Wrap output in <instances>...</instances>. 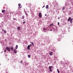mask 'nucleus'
Wrapping results in <instances>:
<instances>
[{"label":"nucleus","instance_id":"14","mask_svg":"<svg viewBox=\"0 0 73 73\" xmlns=\"http://www.w3.org/2000/svg\"><path fill=\"white\" fill-rule=\"evenodd\" d=\"M31 45L32 46H34V43H33V42H31Z\"/></svg>","mask_w":73,"mask_h":73},{"label":"nucleus","instance_id":"25","mask_svg":"<svg viewBox=\"0 0 73 73\" xmlns=\"http://www.w3.org/2000/svg\"><path fill=\"white\" fill-rule=\"evenodd\" d=\"M59 24H60V23L59 22H58V25H59Z\"/></svg>","mask_w":73,"mask_h":73},{"label":"nucleus","instance_id":"21","mask_svg":"<svg viewBox=\"0 0 73 73\" xmlns=\"http://www.w3.org/2000/svg\"><path fill=\"white\" fill-rule=\"evenodd\" d=\"M18 6H19V7H20V6H21V4H18Z\"/></svg>","mask_w":73,"mask_h":73},{"label":"nucleus","instance_id":"24","mask_svg":"<svg viewBox=\"0 0 73 73\" xmlns=\"http://www.w3.org/2000/svg\"><path fill=\"white\" fill-rule=\"evenodd\" d=\"M58 41H60V38H58Z\"/></svg>","mask_w":73,"mask_h":73},{"label":"nucleus","instance_id":"6","mask_svg":"<svg viewBox=\"0 0 73 73\" xmlns=\"http://www.w3.org/2000/svg\"><path fill=\"white\" fill-rule=\"evenodd\" d=\"M27 49L28 50H30V46L29 45L28 46Z\"/></svg>","mask_w":73,"mask_h":73},{"label":"nucleus","instance_id":"33","mask_svg":"<svg viewBox=\"0 0 73 73\" xmlns=\"http://www.w3.org/2000/svg\"><path fill=\"white\" fill-rule=\"evenodd\" d=\"M45 7V6H44L42 7V8H43Z\"/></svg>","mask_w":73,"mask_h":73},{"label":"nucleus","instance_id":"7","mask_svg":"<svg viewBox=\"0 0 73 73\" xmlns=\"http://www.w3.org/2000/svg\"><path fill=\"white\" fill-rule=\"evenodd\" d=\"M71 19V17H69L68 19V20H67L68 21H69Z\"/></svg>","mask_w":73,"mask_h":73},{"label":"nucleus","instance_id":"19","mask_svg":"<svg viewBox=\"0 0 73 73\" xmlns=\"http://www.w3.org/2000/svg\"><path fill=\"white\" fill-rule=\"evenodd\" d=\"M57 72L58 73H60V71L58 70V69H57Z\"/></svg>","mask_w":73,"mask_h":73},{"label":"nucleus","instance_id":"38","mask_svg":"<svg viewBox=\"0 0 73 73\" xmlns=\"http://www.w3.org/2000/svg\"><path fill=\"white\" fill-rule=\"evenodd\" d=\"M45 16H46V14H45Z\"/></svg>","mask_w":73,"mask_h":73},{"label":"nucleus","instance_id":"42","mask_svg":"<svg viewBox=\"0 0 73 73\" xmlns=\"http://www.w3.org/2000/svg\"><path fill=\"white\" fill-rule=\"evenodd\" d=\"M30 43H31V42Z\"/></svg>","mask_w":73,"mask_h":73},{"label":"nucleus","instance_id":"41","mask_svg":"<svg viewBox=\"0 0 73 73\" xmlns=\"http://www.w3.org/2000/svg\"><path fill=\"white\" fill-rule=\"evenodd\" d=\"M68 31H69V32H70L69 30H68Z\"/></svg>","mask_w":73,"mask_h":73},{"label":"nucleus","instance_id":"35","mask_svg":"<svg viewBox=\"0 0 73 73\" xmlns=\"http://www.w3.org/2000/svg\"><path fill=\"white\" fill-rule=\"evenodd\" d=\"M51 68H53V66H51Z\"/></svg>","mask_w":73,"mask_h":73},{"label":"nucleus","instance_id":"9","mask_svg":"<svg viewBox=\"0 0 73 73\" xmlns=\"http://www.w3.org/2000/svg\"><path fill=\"white\" fill-rule=\"evenodd\" d=\"M52 53H53V52H51L49 53V54L50 55V56L52 55Z\"/></svg>","mask_w":73,"mask_h":73},{"label":"nucleus","instance_id":"34","mask_svg":"<svg viewBox=\"0 0 73 73\" xmlns=\"http://www.w3.org/2000/svg\"><path fill=\"white\" fill-rule=\"evenodd\" d=\"M70 20H73V18L71 19Z\"/></svg>","mask_w":73,"mask_h":73},{"label":"nucleus","instance_id":"15","mask_svg":"<svg viewBox=\"0 0 73 73\" xmlns=\"http://www.w3.org/2000/svg\"><path fill=\"white\" fill-rule=\"evenodd\" d=\"M28 57H29V58H31V55H28Z\"/></svg>","mask_w":73,"mask_h":73},{"label":"nucleus","instance_id":"11","mask_svg":"<svg viewBox=\"0 0 73 73\" xmlns=\"http://www.w3.org/2000/svg\"><path fill=\"white\" fill-rule=\"evenodd\" d=\"M10 49H11V50L12 51H13V47H11Z\"/></svg>","mask_w":73,"mask_h":73},{"label":"nucleus","instance_id":"27","mask_svg":"<svg viewBox=\"0 0 73 73\" xmlns=\"http://www.w3.org/2000/svg\"><path fill=\"white\" fill-rule=\"evenodd\" d=\"M43 29L44 31L46 30V29L44 28H43Z\"/></svg>","mask_w":73,"mask_h":73},{"label":"nucleus","instance_id":"31","mask_svg":"<svg viewBox=\"0 0 73 73\" xmlns=\"http://www.w3.org/2000/svg\"><path fill=\"white\" fill-rule=\"evenodd\" d=\"M22 62H23V60H22L21 61L20 63H22Z\"/></svg>","mask_w":73,"mask_h":73},{"label":"nucleus","instance_id":"8","mask_svg":"<svg viewBox=\"0 0 73 73\" xmlns=\"http://www.w3.org/2000/svg\"><path fill=\"white\" fill-rule=\"evenodd\" d=\"M17 29L18 30H20V29H21V28L20 27H17Z\"/></svg>","mask_w":73,"mask_h":73},{"label":"nucleus","instance_id":"2","mask_svg":"<svg viewBox=\"0 0 73 73\" xmlns=\"http://www.w3.org/2000/svg\"><path fill=\"white\" fill-rule=\"evenodd\" d=\"M49 69L50 72H52V68L51 67V66H49Z\"/></svg>","mask_w":73,"mask_h":73},{"label":"nucleus","instance_id":"10","mask_svg":"<svg viewBox=\"0 0 73 73\" xmlns=\"http://www.w3.org/2000/svg\"><path fill=\"white\" fill-rule=\"evenodd\" d=\"M28 7H29V6H31L32 5V4H29V3L28 4Z\"/></svg>","mask_w":73,"mask_h":73},{"label":"nucleus","instance_id":"18","mask_svg":"<svg viewBox=\"0 0 73 73\" xmlns=\"http://www.w3.org/2000/svg\"><path fill=\"white\" fill-rule=\"evenodd\" d=\"M65 9V7H63L62 8L63 10H64Z\"/></svg>","mask_w":73,"mask_h":73},{"label":"nucleus","instance_id":"32","mask_svg":"<svg viewBox=\"0 0 73 73\" xmlns=\"http://www.w3.org/2000/svg\"><path fill=\"white\" fill-rule=\"evenodd\" d=\"M30 46H32V44H30V45H29Z\"/></svg>","mask_w":73,"mask_h":73},{"label":"nucleus","instance_id":"4","mask_svg":"<svg viewBox=\"0 0 73 73\" xmlns=\"http://www.w3.org/2000/svg\"><path fill=\"white\" fill-rule=\"evenodd\" d=\"M14 52V53H17V51H16V49H14L13 50Z\"/></svg>","mask_w":73,"mask_h":73},{"label":"nucleus","instance_id":"12","mask_svg":"<svg viewBox=\"0 0 73 73\" xmlns=\"http://www.w3.org/2000/svg\"><path fill=\"white\" fill-rule=\"evenodd\" d=\"M49 8V6L48 5H47L46 6V9H48Z\"/></svg>","mask_w":73,"mask_h":73},{"label":"nucleus","instance_id":"3","mask_svg":"<svg viewBox=\"0 0 73 73\" xmlns=\"http://www.w3.org/2000/svg\"><path fill=\"white\" fill-rule=\"evenodd\" d=\"M24 12L26 16H28V14L27 13V12L25 11V9H24Z\"/></svg>","mask_w":73,"mask_h":73},{"label":"nucleus","instance_id":"40","mask_svg":"<svg viewBox=\"0 0 73 73\" xmlns=\"http://www.w3.org/2000/svg\"><path fill=\"white\" fill-rule=\"evenodd\" d=\"M2 26H3V24L2 25Z\"/></svg>","mask_w":73,"mask_h":73},{"label":"nucleus","instance_id":"17","mask_svg":"<svg viewBox=\"0 0 73 73\" xmlns=\"http://www.w3.org/2000/svg\"><path fill=\"white\" fill-rule=\"evenodd\" d=\"M4 33H7V31H6L4 30Z\"/></svg>","mask_w":73,"mask_h":73},{"label":"nucleus","instance_id":"37","mask_svg":"<svg viewBox=\"0 0 73 73\" xmlns=\"http://www.w3.org/2000/svg\"><path fill=\"white\" fill-rule=\"evenodd\" d=\"M2 31H4V29H2Z\"/></svg>","mask_w":73,"mask_h":73},{"label":"nucleus","instance_id":"39","mask_svg":"<svg viewBox=\"0 0 73 73\" xmlns=\"http://www.w3.org/2000/svg\"><path fill=\"white\" fill-rule=\"evenodd\" d=\"M50 31H52V30H50Z\"/></svg>","mask_w":73,"mask_h":73},{"label":"nucleus","instance_id":"20","mask_svg":"<svg viewBox=\"0 0 73 73\" xmlns=\"http://www.w3.org/2000/svg\"><path fill=\"white\" fill-rule=\"evenodd\" d=\"M22 18L23 19H24V16H22Z\"/></svg>","mask_w":73,"mask_h":73},{"label":"nucleus","instance_id":"26","mask_svg":"<svg viewBox=\"0 0 73 73\" xmlns=\"http://www.w3.org/2000/svg\"><path fill=\"white\" fill-rule=\"evenodd\" d=\"M13 19L14 20H16V19L15 18H13Z\"/></svg>","mask_w":73,"mask_h":73},{"label":"nucleus","instance_id":"23","mask_svg":"<svg viewBox=\"0 0 73 73\" xmlns=\"http://www.w3.org/2000/svg\"><path fill=\"white\" fill-rule=\"evenodd\" d=\"M50 26H52V25H53V24H51L50 25Z\"/></svg>","mask_w":73,"mask_h":73},{"label":"nucleus","instance_id":"16","mask_svg":"<svg viewBox=\"0 0 73 73\" xmlns=\"http://www.w3.org/2000/svg\"><path fill=\"white\" fill-rule=\"evenodd\" d=\"M5 12V10H3L2 11V13H4Z\"/></svg>","mask_w":73,"mask_h":73},{"label":"nucleus","instance_id":"28","mask_svg":"<svg viewBox=\"0 0 73 73\" xmlns=\"http://www.w3.org/2000/svg\"><path fill=\"white\" fill-rule=\"evenodd\" d=\"M23 24H25V21L23 22Z\"/></svg>","mask_w":73,"mask_h":73},{"label":"nucleus","instance_id":"5","mask_svg":"<svg viewBox=\"0 0 73 73\" xmlns=\"http://www.w3.org/2000/svg\"><path fill=\"white\" fill-rule=\"evenodd\" d=\"M42 16V14H41V13L40 12L39 13V17H41Z\"/></svg>","mask_w":73,"mask_h":73},{"label":"nucleus","instance_id":"29","mask_svg":"<svg viewBox=\"0 0 73 73\" xmlns=\"http://www.w3.org/2000/svg\"><path fill=\"white\" fill-rule=\"evenodd\" d=\"M4 52H6V50H4Z\"/></svg>","mask_w":73,"mask_h":73},{"label":"nucleus","instance_id":"36","mask_svg":"<svg viewBox=\"0 0 73 73\" xmlns=\"http://www.w3.org/2000/svg\"><path fill=\"white\" fill-rule=\"evenodd\" d=\"M21 7H19V8H21Z\"/></svg>","mask_w":73,"mask_h":73},{"label":"nucleus","instance_id":"1","mask_svg":"<svg viewBox=\"0 0 73 73\" xmlns=\"http://www.w3.org/2000/svg\"><path fill=\"white\" fill-rule=\"evenodd\" d=\"M5 49H6V50H8V51H9V52H10V51H11V48L10 47H7Z\"/></svg>","mask_w":73,"mask_h":73},{"label":"nucleus","instance_id":"13","mask_svg":"<svg viewBox=\"0 0 73 73\" xmlns=\"http://www.w3.org/2000/svg\"><path fill=\"white\" fill-rule=\"evenodd\" d=\"M18 48V45H16V47H15V49H17Z\"/></svg>","mask_w":73,"mask_h":73},{"label":"nucleus","instance_id":"30","mask_svg":"<svg viewBox=\"0 0 73 73\" xmlns=\"http://www.w3.org/2000/svg\"><path fill=\"white\" fill-rule=\"evenodd\" d=\"M58 20H59V19H60V17H58Z\"/></svg>","mask_w":73,"mask_h":73},{"label":"nucleus","instance_id":"22","mask_svg":"<svg viewBox=\"0 0 73 73\" xmlns=\"http://www.w3.org/2000/svg\"><path fill=\"white\" fill-rule=\"evenodd\" d=\"M70 22L71 23H72V20H70Z\"/></svg>","mask_w":73,"mask_h":73}]
</instances>
